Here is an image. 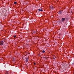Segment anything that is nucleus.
Here are the masks:
<instances>
[{
  "label": "nucleus",
  "instance_id": "4",
  "mask_svg": "<svg viewBox=\"0 0 74 74\" xmlns=\"http://www.w3.org/2000/svg\"><path fill=\"white\" fill-rule=\"evenodd\" d=\"M59 14H62V12L61 11H60L59 13Z\"/></svg>",
  "mask_w": 74,
  "mask_h": 74
},
{
  "label": "nucleus",
  "instance_id": "1",
  "mask_svg": "<svg viewBox=\"0 0 74 74\" xmlns=\"http://www.w3.org/2000/svg\"><path fill=\"white\" fill-rule=\"evenodd\" d=\"M4 44V43L3 41H0V45H3Z\"/></svg>",
  "mask_w": 74,
  "mask_h": 74
},
{
  "label": "nucleus",
  "instance_id": "11",
  "mask_svg": "<svg viewBox=\"0 0 74 74\" xmlns=\"http://www.w3.org/2000/svg\"><path fill=\"white\" fill-rule=\"evenodd\" d=\"M60 38V37L59 38Z\"/></svg>",
  "mask_w": 74,
  "mask_h": 74
},
{
  "label": "nucleus",
  "instance_id": "9",
  "mask_svg": "<svg viewBox=\"0 0 74 74\" xmlns=\"http://www.w3.org/2000/svg\"><path fill=\"white\" fill-rule=\"evenodd\" d=\"M16 37V35H15L14 36V38H15Z\"/></svg>",
  "mask_w": 74,
  "mask_h": 74
},
{
  "label": "nucleus",
  "instance_id": "6",
  "mask_svg": "<svg viewBox=\"0 0 74 74\" xmlns=\"http://www.w3.org/2000/svg\"><path fill=\"white\" fill-rule=\"evenodd\" d=\"M14 4H17V3L16 2H14Z\"/></svg>",
  "mask_w": 74,
  "mask_h": 74
},
{
  "label": "nucleus",
  "instance_id": "7",
  "mask_svg": "<svg viewBox=\"0 0 74 74\" xmlns=\"http://www.w3.org/2000/svg\"><path fill=\"white\" fill-rule=\"evenodd\" d=\"M42 53H44L45 52V51L44 50H43L42 51Z\"/></svg>",
  "mask_w": 74,
  "mask_h": 74
},
{
  "label": "nucleus",
  "instance_id": "2",
  "mask_svg": "<svg viewBox=\"0 0 74 74\" xmlns=\"http://www.w3.org/2000/svg\"><path fill=\"white\" fill-rule=\"evenodd\" d=\"M29 60V58L27 57L25 58V62L26 63L27 62H28V61Z\"/></svg>",
  "mask_w": 74,
  "mask_h": 74
},
{
  "label": "nucleus",
  "instance_id": "10",
  "mask_svg": "<svg viewBox=\"0 0 74 74\" xmlns=\"http://www.w3.org/2000/svg\"><path fill=\"white\" fill-rule=\"evenodd\" d=\"M34 65H36V63H34Z\"/></svg>",
  "mask_w": 74,
  "mask_h": 74
},
{
  "label": "nucleus",
  "instance_id": "3",
  "mask_svg": "<svg viewBox=\"0 0 74 74\" xmlns=\"http://www.w3.org/2000/svg\"><path fill=\"white\" fill-rule=\"evenodd\" d=\"M65 18H62V21L63 22H64V21H65Z\"/></svg>",
  "mask_w": 74,
  "mask_h": 74
},
{
  "label": "nucleus",
  "instance_id": "8",
  "mask_svg": "<svg viewBox=\"0 0 74 74\" xmlns=\"http://www.w3.org/2000/svg\"><path fill=\"white\" fill-rule=\"evenodd\" d=\"M5 74H8V72H7Z\"/></svg>",
  "mask_w": 74,
  "mask_h": 74
},
{
  "label": "nucleus",
  "instance_id": "5",
  "mask_svg": "<svg viewBox=\"0 0 74 74\" xmlns=\"http://www.w3.org/2000/svg\"><path fill=\"white\" fill-rule=\"evenodd\" d=\"M38 11H42V9H38Z\"/></svg>",
  "mask_w": 74,
  "mask_h": 74
}]
</instances>
